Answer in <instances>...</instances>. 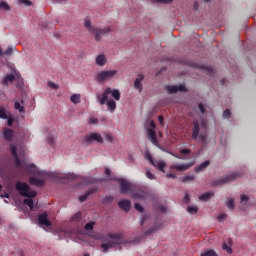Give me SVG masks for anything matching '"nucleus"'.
<instances>
[{
    "label": "nucleus",
    "instance_id": "f257e3e1",
    "mask_svg": "<svg viewBox=\"0 0 256 256\" xmlns=\"http://www.w3.org/2000/svg\"><path fill=\"white\" fill-rule=\"evenodd\" d=\"M96 241H101L104 244H101L103 253H107L109 249L117 247V245H129V243H141V237H136L134 240H124L122 233H108L107 235L98 233L94 235Z\"/></svg>",
    "mask_w": 256,
    "mask_h": 256
},
{
    "label": "nucleus",
    "instance_id": "f03ea898",
    "mask_svg": "<svg viewBox=\"0 0 256 256\" xmlns=\"http://www.w3.org/2000/svg\"><path fill=\"white\" fill-rule=\"evenodd\" d=\"M15 189L19 192V194L22 197H28L23 200V204L27 205V207H29L30 209H33V198L37 197V191L31 190L29 184L21 181L16 182Z\"/></svg>",
    "mask_w": 256,
    "mask_h": 256
},
{
    "label": "nucleus",
    "instance_id": "7ed1b4c3",
    "mask_svg": "<svg viewBox=\"0 0 256 256\" xmlns=\"http://www.w3.org/2000/svg\"><path fill=\"white\" fill-rule=\"evenodd\" d=\"M109 95L115 99V101H119L121 99V92L117 89H112L111 87H107L102 95H98L97 99L100 105H105L107 101H109Z\"/></svg>",
    "mask_w": 256,
    "mask_h": 256
},
{
    "label": "nucleus",
    "instance_id": "20e7f679",
    "mask_svg": "<svg viewBox=\"0 0 256 256\" xmlns=\"http://www.w3.org/2000/svg\"><path fill=\"white\" fill-rule=\"evenodd\" d=\"M84 27H86V29L94 35L95 41H101V37H103V35L111 33V28L109 27L104 29L93 28V26L91 25V20H85Z\"/></svg>",
    "mask_w": 256,
    "mask_h": 256
},
{
    "label": "nucleus",
    "instance_id": "39448f33",
    "mask_svg": "<svg viewBox=\"0 0 256 256\" xmlns=\"http://www.w3.org/2000/svg\"><path fill=\"white\" fill-rule=\"evenodd\" d=\"M238 172H234L232 174L223 176L222 178H219L218 180H213L211 182V187H220V185H226V183H231V181H234L239 177Z\"/></svg>",
    "mask_w": 256,
    "mask_h": 256
},
{
    "label": "nucleus",
    "instance_id": "423d86ee",
    "mask_svg": "<svg viewBox=\"0 0 256 256\" xmlns=\"http://www.w3.org/2000/svg\"><path fill=\"white\" fill-rule=\"evenodd\" d=\"M117 75V70H104L99 72L96 77L95 80L98 83H105V81H107V79H113V77H115Z\"/></svg>",
    "mask_w": 256,
    "mask_h": 256
},
{
    "label": "nucleus",
    "instance_id": "0eeeda50",
    "mask_svg": "<svg viewBox=\"0 0 256 256\" xmlns=\"http://www.w3.org/2000/svg\"><path fill=\"white\" fill-rule=\"evenodd\" d=\"M192 139L194 141H197V139H200V141L205 145L207 141V136L200 134L199 135V122L194 121L193 122V131H192Z\"/></svg>",
    "mask_w": 256,
    "mask_h": 256
},
{
    "label": "nucleus",
    "instance_id": "6e6552de",
    "mask_svg": "<svg viewBox=\"0 0 256 256\" xmlns=\"http://www.w3.org/2000/svg\"><path fill=\"white\" fill-rule=\"evenodd\" d=\"M119 185H120V193L122 195H125V193H132L133 192V184L125 179H120L119 180Z\"/></svg>",
    "mask_w": 256,
    "mask_h": 256
},
{
    "label": "nucleus",
    "instance_id": "1a4fd4ad",
    "mask_svg": "<svg viewBox=\"0 0 256 256\" xmlns=\"http://www.w3.org/2000/svg\"><path fill=\"white\" fill-rule=\"evenodd\" d=\"M103 143V136L99 133L92 132L84 137V143Z\"/></svg>",
    "mask_w": 256,
    "mask_h": 256
},
{
    "label": "nucleus",
    "instance_id": "9d476101",
    "mask_svg": "<svg viewBox=\"0 0 256 256\" xmlns=\"http://www.w3.org/2000/svg\"><path fill=\"white\" fill-rule=\"evenodd\" d=\"M194 165H195V162H190L187 164H172L170 166V169L183 172V171H187L188 169H191V167H193Z\"/></svg>",
    "mask_w": 256,
    "mask_h": 256
},
{
    "label": "nucleus",
    "instance_id": "9b49d317",
    "mask_svg": "<svg viewBox=\"0 0 256 256\" xmlns=\"http://www.w3.org/2000/svg\"><path fill=\"white\" fill-rule=\"evenodd\" d=\"M147 137L152 145L159 147V140H157V133L153 129H147Z\"/></svg>",
    "mask_w": 256,
    "mask_h": 256
},
{
    "label": "nucleus",
    "instance_id": "f8f14e48",
    "mask_svg": "<svg viewBox=\"0 0 256 256\" xmlns=\"http://www.w3.org/2000/svg\"><path fill=\"white\" fill-rule=\"evenodd\" d=\"M10 153L14 157L15 167L19 169L23 165V163L21 162V160L19 159V156L17 155V147L15 145L10 146Z\"/></svg>",
    "mask_w": 256,
    "mask_h": 256
},
{
    "label": "nucleus",
    "instance_id": "ddd939ff",
    "mask_svg": "<svg viewBox=\"0 0 256 256\" xmlns=\"http://www.w3.org/2000/svg\"><path fill=\"white\" fill-rule=\"evenodd\" d=\"M143 79H145V76L143 74H138V77L134 81V89L139 91V93L143 91V86L141 85Z\"/></svg>",
    "mask_w": 256,
    "mask_h": 256
},
{
    "label": "nucleus",
    "instance_id": "4468645a",
    "mask_svg": "<svg viewBox=\"0 0 256 256\" xmlns=\"http://www.w3.org/2000/svg\"><path fill=\"white\" fill-rule=\"evenodd\" d=\"M131 197H133V199H145L147 192L142 189L132 190Z\"/></svg>",
    "mask_w": 256,
    "mask_h": 256
},
{
    "label": "nucleus",
    "instance_id": "2eb2a0df",
    "mask_svg": "<svg viewBox=\"0 0 256 256\" xmlns=\"http://www.w3.org/2000/svg\"><path fill=\"white\" fill-rule=\"evenodd\" d=\"M118 207H120L122 209V211L129 213V211H131V201L121 200L118 202Z\"/></svg>",
    "mask_w": 256,
    "mask_h": 256
},
{
    "label": "nucleus",
    "instance_id": "dca6fc26",
    "mask_svg": "<svg viewBox=\"0 0 256 256\" xmlns=\"http://www.w3.org/2000/svg\"><path fill=\"white\" fill-rule=\"evenodd\" d=\"M38 222L44 227H50L51 221L47 218V213H42L38 216Z\"/></svg>",
    "mask_w": 256,
    "mask_h": 256
},
{
    "label": "nucleus",
    "instance_id": "f3484780",
    "mask_svg": "<svg viewBox=\"0 0 256 256\" xmlns=\"http://www.w3.org/2000/svg\"><path fill=\"white\" fill-rule=\"evenodd\" d=\"M39 175H41L42 177H46L47 179H52V181L59 180V174H57L55 172L41 171V172H39Z\"/></svg>",
    "mask_w": 256,
    "mask_h": 256
},
{
    "label": "nucleus",
    "instance_id": "a211bd4d",
    "mask_svg": "<svg viewBox=\"0 0 256 256\" xmlns=\"http://www.w3.org/2000/svg\"><path fill=\"white\" fill-rule=\"evenodd\" d=\"M30 185H35V187H44L45 186V180L44 179H37L35 177L29 178Z\"/></svg>",
    "mask_w": 256,
    "mask_h": 256
},
{
    "label": "nucleus",
    "instance_id": "6ab92c4d",
    "mask_svg": "<svg viewBox=\"0 0 256 256\" xmlns=\"http://www.w3.org/2000/svg\"><path fill=\"white\" fill-rule=\"evenodd\" d=\"M97 189L98 188H90L85 194L80 196L79 197L80 203H85V201H87V197H89V195H93V193H97Z\"/></svg>",
    "mask_w": 256,
    "mask_h": 256
},
{
    "label": "nucleus",
    "instance_id": "aec40b11",
    "mask_svg": "<svg viewBox=\"0 0 256 256\" xmlns=\"http://www.w3.org/2000/svg\"><path fill=\"white\" fill-rule=\"evenodd\" d=\"M162 227L163 225L161 224H155L153 227L144 232V237H147V235H153V233H157V231L161 230Z\"/></svg>",
    "mask_w": 256,
    "mask_h": 256
},
{
    "label": "nucleus",
    "instance_id": "412c9836",
    "mask_svg": "<svg viewBox=\"0 0 256 256\" xmlns=\"http://www.w3.org/2000/svg\"><path fill=\"white\" fill-rule=\"evenodd\" d=\"M211 165V162L209 160H205L202 164L195 167V173H201V171H204V169H207Z\"/></svg>",
    "mask_w": 256,
    "mask_h": 256
},
{
    "label": "nucleus",
    "instance_id": "4be33fe9",
    "mask_svg": "<svg viewBox=\"0 0 256 256\" xmlns=\"http://www.w3.org/2000/svg\"><path fill=\"white\" fill-rule=\"evenodd\" d=\"M158 171H161L162 173H165V167H167V164L163 161H154L152 164Z\"/></svg>",
    "mask_w": 256,
    "mask_h": 256
},
{
    "label": "nucleus",
    "instance_id": "5701e85b",
    "mask_svg": "<svg viewBox=\"0 0 256 256\" xmlns=\"http://www.w3.org/2000/svg\"><path fill=\"white\" fill-rule=\"evenodd\" d=\"M3 135H4V139H6V141H12V139H13V130H11L9 128H4Z\"/></svg>",
    "mask_w": 256,
    "mask_h": 256
},
{
    "label": "nucleus",
    "instance_id": "b1692460",
    "mask_svg": "<svg viewBox=\"0 0 256 256\" xmlns=\"http://www.w3.org/2000/svg\"><path fill=\"white\" fill-rule=\"evenodd\" d=\"M107 63V59L105 58V55L100 54L96 57V64L99 65V67H103Z\"/></svg>",
    "mask_w": 256,
    "mask_h": 256
},
{
    "label": "nucleus",
    "instance_id": "393cba45",
    "mask_svg": "<svg viewBox=\"0 0 256 256\" xmlns=\"http://www.w3.org/2000/svg\"><path fill=\"white\" fill-rule=\"evenodd\" d=\"M200 71L207 73V75H213L215 73V69L211 66H199Z\"/></svg>",
    "mask_w": 256,
    "mask_h": 256
},
{
    "label": "nucleus",
    "instance_id": "a878e982",
    "mask_svg": "<svg viewBox=\"0 0 256 256\" xmlns=\"http://www.w3.org/2000/svg\"><path fill=\"white\" fill-rule=\"evenodd\" d=\"M215 195V192H206L199 196L200 201H209L211 197Z\"/></svg>",
    "mask_w": 256,
    "mask_h": 256
},
{
    "label": "nucleus",
    "instance_id": "bb28decb",
    "mask_svg": "<svg viewBox=\"0 0 256 256\" xmlns=\"http://www.w3.org/2000/svg\"><path fill=\"white\" fill-rule=\"evenodd\" d=\"M15 81V75L8 74L6 77L3 78L2 84L9 85V83H13Z\"/></svg>",
    "mask_w": 256,
    "mask_h": 256
},
{
    "label": "nucleus",
    "instance_id": "cd10ccee",
    "mask_svg": "<svg viewBox=\"0 0 256 256\" xmlns=\"http://www.w3.org/2000/svg\"><path fill=\"white\" fill-rule=\"evenodd\" d=\"M109 111L113 112L115 109H117V103L115 100H109L105 102Z\"/></svg>",
    "mask_w": 256,
    "mask_h": 256
},
{
    "label": "nucleus",
    "instance_id": "c85d7f7f",
    "mask_svg": "<svg viewBox=\"0 0 256 256\" xmlns=\"http://www.w3.org/2000/svg\"><path fill=\"white\" fill-rule=\"evenodd\" d=\"M70 101L72 103H74V105H77L79 103H81V95L79 94H73L71 97H70Z\"/></svg>",
    "mask_w": 256,
    "mask_h": 256
},
{
    "label": "nucleus",
    "instance_id": "c756f323",
    "mask_svg": "<svg viewBox=\"0 0 256 256\" xmlns=\"http://www.w3.org/2000/svg\"><path fill=\"white\" fill-rule=\"evenodd\" d=\"M166 91H168V93H169L170 95H173V94L177 93V91H178V86L167 85V86H166Z\"/></svg>",
    "mask_w": 256,
    "mask_h": 256
},
{
    "label": "nucleus",
    "instance_id": "7c9ffc66",
    "mask_svg": "<svg viewBox=\"0 0 256 256\" xmlns=\"http://www.w3.org/2000/svg\"><path fill=\"white\" fill-rule=\"evenodd\" d=\"M226 206L228 207V209L233 211V209H235V199L233 198L228 199L226 202Z\"/></svg>",
    "mask_w": 256,
    "mask_h": 256
},
{
    "label": "nucleus",
    "instance_id": "2f4dec72",
    "mask_svg": "<svg viewBox=\"0 0 256 256\" xmlns=\"http://www.w3.org/2000/svg\"><path fill=\"white\" fill-rule=\"evenodd\" d=\"M182 183H189V181H195V175H186L181 179Z\"/></svg>",
    "mask_w": 256,
    "mask_h": 256
},
{
    "label": "nucleus",
    "instance_id": "473e14b6",
    "mask_svg": "<svg viewBox=\"0 0 256 256\" xmlns=\"http://www.w3.org/2000/svg\"><path fill=\"white\" fill-rule=\"evenodd\" d=\"M4 10V11H11V7L9 6V4L5 1H1L0 2V11Z\"/></svg>",
    "mask_w": 256,
    "mask_h": 256
},
{
    "label": "nucleus",
    "instance_id": "72a5a7b5",
    "mask_svg": "<svg viewBox=\"0 0 256 256\" xmlns=\"http://www.w3.org/2000/svg\"><path fill=\"white\" fill-rule=\"evenodd\" d=\"M200 256H219L215 250H205Z\"/></svg>",
    "mask_w": 256,
    "mask_h": 256
},
{
    "label": "nucleus",
    "instance_id": "f704fd0d",
    "mask_svg": "<svg viewBox=\"0 0 256 256\" xmlns=\"http://www.w3.org/2000/svg\"><path fill=\"white\" fill-rule=\"evenodd\" d=\"M14 109H16V111H19V113H25V107L21 106V103L19 102L14 103Z\"/></svg>",
    "mask_w": 256,
    "mask_h": 256
},
{
    "label": "nucleus",
    "instance_id": "c9c22d12",
    "mask_svg": "<svg viewBox=\"0 0 256 256\" xmlns=\"http://www.w3.org/2000/svg\"><path fill=\"white\" fill-rule=\"evenodd\" d=\"M81 217H82L81 212H77V213L71 218V221H73L74 223H79V221H81Z\"/></svg>",
    "mask_w": 256,
    "mask_h": 256
},
{
    "label": "nucleus",
    "instance_id": "e433bc0d",
    "mask_svg": "<svg viewBox=\"0 0 256 256\" xmlns=\"http://www.w3.org/2000/svg\"><path fill=\"white\" fill-rule=\"evenodd\" d=\"M222 249H224V251H227V253H229V255H231V253H233V249L231 248V246L227 245V243H223L222 244Z\"/></svg>",
    "mask_w": 256,
    "mask_h": 256
},
{
    "label": "nucleus",
    "instance_id": "4c0bfd02",
    "mask_svg": "<svg viewBox=\"0 0 256 256\" xmlns=\"http://www.w3.org/2000/svg\"><path fill=\"white\" fill-rule=\"evenodd\" d=\"M104 137L106 141H108V143H113V134H111L110 132H106L104 133Z\"/></svg>",
    "mask_w": 256,
    "mask_h": 256
},
{
    "label": "nucleus",
    "instance_id": "58836bf2",
    "mask_svg": "<svg viewBox=\"0 0 256 256\" xmlns=\"http://www.w3.org/2000/svg\"><path fill=\"white\" fill-rule=\"evenodd\" d=\"M93 227H95V222H88L85 226L84 229L86 231H93Z\"/></svg>",
    "mask_w": 256,
    "mask_h": 256
},
{
    "label": "nucleus",
    "instance_id": "ea45409f",
    "mask_svg": "<svg viewBox=\"0 0 256 256\" xmlns=\"http://www.w3.org/2000/svg\"><path fill=\"white\" fill-rule=\"evenodd\" d=\"M187 211H188V213H190V215H195V214H197L198 209L195 206H190L187 208Z\"/></svg>",
    "mask_w": 256,
    "mask_h": 256
},
{
    "label": "nucleus",
    "instance_id": "a19ab883",
    "mask_svg": "<svg viewBox=\"0 0 256 256\" xmlns=\"http://www.w3.org/2000/svg\"><path fill=\"white\" fill-rule=\"evenodd\" d=\"M0 119H8L7 112L5 111V108L0 107Z\"/></svg>",
    "mask_w": 256,
    "mask_h": 256
},
{
    "label": "nucleus",
    "instance_id": "79ce46f5",
    "mask_svg": "<svg viewBox=\"0 0 256 256\" xmlns=\"http://www.w3.org/2000/svg\"><path fill=\"white\" fill-rule=\"evenodd\" d=\"M89 123H90V125H97V123H99V120L97 118H95V116H91L89 118Z\"/></svg>",
    "mask_w": 256,
    "mask_h": 256
},
{
    "label": "nucleus",
    "instance_id": "37998d69",
    "mask_svg": "<svg viewBox=\"0 0 256 256\" xmlns=\"http://www.w3.org/2000/svg\"><path fill=\"white\" fill-rule=\"evenodd\" d=\"M134 207H135L136 211H138L139 213H143L144 208L139 203H135Z\"/></svg>",
    "mask_w": 256,
    "mask_h": 256
},
{
    "label": "nucleus",
    "instance_id": "c03bdc74",
    "mask_svg": "<svg viewBox=\"0 0 256 256\" xmlns=\"http://www.w3.org/2000/svg\"><path fill=\"white\" fill-rule=\"evenodd\" d=\"M240 201H241V203H247V202H249V196H247V195H245V194H242V195L240 196Z\"/></svg>",
    "mask_w": 256,
    "mask_h": 256
},
{
    "label": "nucleus",
    "instance_id": "a18cd8bd",
    "mask_svg": "<svg viewBox=\"0 0 256 256\" xmlns=\"http://www.w3.org/2000/svg\"><path fill=\"white\" fill-rule=\"evenodd\" d=\"M152 3H165V4H169V3H173V0H151Z\"/></svg>",
    "mask_w": 256,
    "mask_h": 256
},
{
    "label": "nucleus",
    "instance_id": "49530a36",
    "mask_svg": "<svg viewBox=\"0 0 256 256\" xmlns=\"http://www.w3.org/2000/svg\"><path fill=\"white\" fill-rule=\"evenodd\" d=\"M225 219H227V214H219L218 215L219 223H223V221H225Z\"/></svg>",
    "mask_w": 256,
    "mask_h": 256
},
{
    "label": "nucleus",
    "instance_id": "de8ad7c7",
    "mask_svg": "<svg viewBox=\"0 0 256 256\" xmlns=\"http://www.w3.org/2000/svg\"><path fill=\"white\" fill-rule=\"evenodd\" d=\"M223 117H224V119H229V117H231V110L226 109V110L223 112Z\"/></svg>",
    "mask_w": 256,
    "mask_h": 256
},
{
    "label": "nucleus",
    "instance_id": "09e8293b",
    "mask_svg": "<svg viewBox=\"0 0 256 256\" xmlns=\"http://www.w3.org/2000/svg\"><path fill=\"white\" fill-rule=\"evenodd\" d=\"M183 202L188 205V203H191V198L189 197V194H185L183 198Z\"/></svg>",
    "mask_w": 256,
    "mask_h": 256
},
{
    "label": "nucleus",
    "instance_id": "8fccbe9b",
    "mask_svg": "<svg viewBox=\"0 0 256 256\" xmlns=\"http://www.w3.org/2000/svg\"><path fill=\"white\" fill-rule=\"evenodd\" d=\"M146 177H148V179L153 181V179H155V174L151 173V171H147L146 172Z\"/></svg>",
    "mask_w": 256,
    "mask_h": 256
},
{
    "label": "nucleus",
    "instance_id": "3c124183",
    "mask_svg": "<svg viewBox=\"0 0 256 256\" xmlns=\"http://www.w3.org/2000/svg\"><path fill=\"white\" fill-rule=\"evenodd\" d=\"M4 55H7V56L13 55V48L9 46L7 50L4 52Z\"/></svg>",
    "mask_w": 256,
    "mask_h": 256
},
{
    "label": "nucleus",
    "instance_id": "603ef678",
    "mask_svg": "<svg viewBox=\"0 0 256 256\" xmlns=\"http://www.w3.org/2000/svg\"><path fill=\"white\" fill-rule=\"evenodd\" d=\"M113 196H106L104 198V203H113Z\"/></svg>",
    "mask_w": 256,
    "mask_h": 256
},
{
    "label": "nucleus",
    "instance_id": "864d4df0",
    "mask_svg": "<svg viewBox=\"0 0 256 256\" xmlns=\"http://www.w3.org/2000/svg\"><path fill=\"white\" fill-rule=\"evenodd\" d=\"M48 87H50V89H59V85L53 82H48Z\"/></svg>",
    "mask_w": 256,
    "mask_h": 256
},
{
    "label": "nucleus",
    "instance_id": "5fc2aeb1",
    "mask_svg": "<svg viewBox=\"0 0 256 256\" xmlns=\"http://www.w3.org/2000/svg\"><path fill=\"white\" fill-rule=\"evenodd\" d=\"M180 153L182 154V155H189V154H191V150L190 149H182V150H180Z\"/></svg>",
    "mask_w": 256,
    "mask_h": 256
},
{
    "label": "nucleus",
    "instance_id": "6e6d98bb",
    "mask_svg": "<svg viewBox=\"0 0 256 256\" xmlns=\"http://www.w3.org/2000/svg\"><path fill=\"white\" fill-rule=\"evenodd\" d=\"M198 109H199V111H200L202 114L205 113V106H203L202 103H199V104H198Z\"/></svg>",
    "mask_w": 256,
    "mask_h": 256
},
{
    "label": "nucleus",
    "instance_id": "4d7b16f0",
    "mask_svg": "<svg viewBox=\"0 0 256 256\" xmlns=\"http://www.w3.org/2000/svg\"><path fill=\"white\" fill-rule=\"evenodd\" d=\"M178 91L186 92L187 91V87H185V85L181 84V85L178 86Z\"/></svg>",
    "mask_w": 256,
    "mask_h": 256
},
{
    "label": "nucleus",
    "instance_id": "13d9d810",
    "mask_svg": "<svg viewBox=\"0 0 256 256\" xmlns=\"http://www.w3.org/2000/svg\"><path fill=\"white\" fill-rule=\"evenodd\" d=\"M20 3H23V5H26V7H30L31 4V1L29 0H20Z\"/></svg>",
    "mask_w": 256,
    "mask_h": 256
},
{
    "label": "nucleus",
    "instance_id": "bf43d9fd",
    "mask_svg": "<svg viewBox=\"0 0 256 256\" xmlns=\"http://www.w3.org/2000/svg\"><path fill=\"white\" fill-rule=\"evenodd\" d=\"M14 121H15V120H14L13 118H8V121H7L8 127H13Z\"/></svg>",
    "mask_w": 256,
    "mask_h": 256
},
{
    "label": "nucleus",
    "instance_id": "052dcab7",
    "mask_svg": "<svg viewBox=\"0 0 256 256\" xmlns=\"http://www.w3.org/2000/svg\"><path fill=\"white\" fill-rule=\"evenodd\" d=\"M167 179H177V176L175 174L168 173L166 175Z\"/></svg>",
    "mask_w": 256,
    "mask_h": 256
},
{
    "label": "nucleus",
    "instance_id": "680f3d73",
    "mask_svg": "<svg viewBox=\"0 0 256 256\" xmlns=\"http://www.w3.org/2000/svg\"><path fill=\"white\" fill-rule=\"evenodd\" d=\"M156 125H155V122L154 121H151L150 122V128H147V129H153V131H155V129H156Z\"/></svg>",
    "mask_w": 256,
    "mask_h": 256
},
{
    "label": "nucleus",
    "instance_id": "e2e57ef3",
    "mask_svg": "<svg viewBox=\"0 0 256 256\" xmlns=\"http://www.w3.org/2000/svg\"><path fill=\"white\" fill-rule=\"evenodd\" d=\"M147 159L148 161L153 165L155 163V161L153 160V157L151 156V154L147 155Z\"/></svg>",
    "mask_w": 256,
    "mask_h": 256
},
{
    "label": "nucleus",
    "instance_id": "0e129e2a",
    "mask_svg": "<svg viewBox=\"0 0 256 256\" xmlns=\"http://www.w3.org/2000/svg\"><path fill=\"white\" fill-rule=\"evenodd\" d=\"M158 121H159L160 125H163V122L165 121V118L163 116H159Z\"/></svg>",
    "mask_w": 256,
    "mask_h": 256
},
{
    "label": "nucleus",
    "instance_id": "69168bd1",
    "mask_svg": "<svg viewBox=\"0 0 256 256\" xmlns=\"http://www.w3.org/2000/svg\"><path fill=\"white\" fill-rule=\"evenodd\" d=\"M0 197H1L2 199H9V194L4 193V194H1Z\"/></svg>",
    "mask_w": 256,
    "mask_h": 256
},
{
    "label": "nucleus",
    "instance_id": "338daca9",
    "mask_svg": "<svg viewBox=\"0 0 256 256\" xmlns=\"http://www.w3.org/2000/svg\"><path fill=\"white\" fill-rule=\"evenodd\" d=\"M105 175H107L109 177V175H111V170L109 168L105 169Z\"/></svg>",
    "mask_w": 256,
    "mask_h": 256
},
{
    "label": "nucleus",
    "instance_id": "774afa93",
    "mask_svg": "<svg viewBox=\"0 0 256 256\" xmlns=\"http://www.w3.org/2000/svg\"><path fill=\"white\" fill-rule=\"evenodd\" d=\"M67 179H75V175H73V174H68V175H67Z\"/></svg>",
    "mask_w": 256,
    "mask_h": 256
}]
</instances>
